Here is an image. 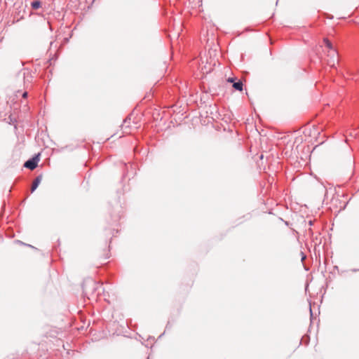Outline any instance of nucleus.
I'll return each instance as SVG.
<instances>
[{
  "label": "nucleus",
  "mask_w": 359,
  "mask_h": 359,
  "mask_svg": "<svg viewBox=\"0 0 359 359\" xmlns=\"http://www.w3.org/2000/svg\"><path fill=\"white\" fill-rule=\"evenodd\" d=\"M324 43L326 47L329 48L328 55L330 57V60L328 61V64L331 67H335L336 63L339 62L338 53L333 48L332 43L327 39H324Z\"/></svg>",
  "instance_id": "obj_1"
},
{
  "label": "nucleus",
  "mask_w": 359,
  "mask_h": 359,
  "mask_svg": "<svg viewBox=\"0 0 359 359\" xmlns=\"http://www.w3.org/2000/svg\"><path fill=\"white\" fill-rule=\"evenodd\" d=\"M39 154L28 159L27 161H25V163L24 164V167H25L26 168H29L30 170L35 169L37 167L38 163L39 161Z\"/></svg>",
  "instance_id": "obj_2"
},
{
  "label": "nucleus",
  "mask_w": 359,
  "mask_h": 359,
  "mask_svg": "<svg viewBox=\"0 0 359 359\" xmlns=\"http://www.w3.org/2000/svg\"><path fill=\"white\" fill-rule=\"evenodd\" d=\"M41 180H42V175H38L34 179V182L32 183V187H31V191L32 192H34L37 189V187H39V184L41 182Z\"/></svg>",
  "instance_id": "obj_3"
},
{
  "label": "nucleus",
  "mask_w": 359,
  "mask_h": 359,
  "mask_svg": "<svg viewBox=\"0 0 359 359\" xmlns=\"http://www.w3.org/2000/svg\"><path fill=\"white\" fill-rule=\"evenodd\" d=\"M243 84L241 81H238L233 82V87L238 91L243 90Z\"/></svg>",
  "instance_id": "obj_4"
},
{
  "label": "nucleus",
  "mask_w": 359,
  "mask_h": 359,
  "mask_svg": "<svg viewBox=\"0 0 359 359\" xmlns=\"http://www.w3.org/2000/svg\"><path fill=\"white\" fill-rule=\"evenodd\" d=\"M41 2L40 1H34L31 3V6H32V8L33 9H38L41 7Z\"/></svg>",
  "instance_id": "obj_5"
},
{
  "label": "nucleus",
  "mask_w": 359,
  "mask_h": 359,
  "mask_svg": "<svg viewBox=\"0 0 359 359\" xmlns=\"http://www.w3.org/2000/svg\"><path fill=\"white\" fill-rule=\"evenodd\" d=\"M90 283L93 284V292L97 291L99 293L101 290H103L102 285L95 287V283L93 280H90Z\"/></svg>",
  "instance_id": "obj_6"
},
{
  "label": "nucleus",
  "mask_w": 359,
  "mask_h": 359,
  "mask_svg": "<svg viewBox=\"0 0 359 359\" xmlns=\"http://www.w3.org/2000/svg\"><path fill=\"white\" fill-rule=\"evenodd\" d=\"M18 76L22 78L23 79H25V71L20 72L18 73Z\"/></svg>",
  "instance_id": "obj_7"
},
{
  "label": "nucleus",
  "mask_w": 359,
  "mask_h": 359,
  "mask_svg": "<svg viewBox=\"0 0 359 359\" xmlns=\"http://www.w3.org/2000/svg\"><path fill=\"white\" fill-rule=\"evenodd\" d=\"M27 96H28V93H27V91H25V92L22 93V97H23V98H26Z\"/></svg>",
  "instance_id": "obj_8"
},
{
  "label": "nucleus",
  "mask_w": 359,
  "mask_h": 359,
  "mask_svg": "<svg viewBox=\"0 0 359 359\" xmlns=\"http://www.w3.org/2000/svg\"><path fill=\"white\" fill-rule=\"evenodd\" d=\"M170 327H171V325H170V323L168 322V324L166 325L165 330L170 329Z\"/></svg>",
  "instance_id": "obj_9"
},
{
  "label": "nucleus",
  "mask_w": 359,
  "mask_h": 359,
  "mask_svg": "<svg viewBox=\"0 0 359 359\" xmlns=\"http://www.w3.org/2000/svg\"><path fill=\"white\" fill-rule=\"evenodd\" d=\"M130 118L129 116H128V117H127L126 119H124V121H123V123H127L128 121H130Z\"/></svg>",
  "instance_id": "obj_10"
},
{
  "label": "nucleus",
  "mask_w": 359,
  "mask_h": 359,
  "mask_svg": "<svg viewBox=\"0 0 359 359\" xmlns=\"http://www.w3.org/2000/svg\"><path fill=\"white\" fill-rule=\"evenodd\" d=\"M228 81H229V82H231V83H233V82H235V81H234V79H233V78H229V79H228Z\"/></svg>",
  "instance_id": "obj_11"
},
{
  "label": "nucleus",
  "mask_w": 359,
  "mask_h": 359,
  "mask_svg": "<svg viewBox=\"0 0 359 359\" xmlns=\"http://www.w3.org/2000/svg\"><path fill=\"white\" fill-rule=\"evenodd\" d=\"M313 222L312 220H310V221L309 222V226H312V225H313Z\"/></svg>",
  "instance_id": "obj_12"
},
{
  "label": "nucleus",
  "mask_w": 359,
  "mask_h": 359,
  "mask_svg": "<svg viewBox=\"0 0 359 359\" xmlns=\"http://www.w3.org/2000/svg\"><path fill=\"white\" fill-rule=\"evenodd\" d=\"M16 242L22 244V245H26L25 243H24L23 242L20 241H17Z\"/></svg>",
  "instance_id": "obj_13"
},
{
  "label": "nucleus",
  "mask_w": 359,
  "mask_h": 359,
  "mask_svg": "<svg viewBox=\"0 0 359 359\" xmlns=\"http://www.w3.org/2000/svg\"><path fill=\"white\" fill-rule=\"evenodd\" d=\"M358 271H359V269H351V271H353V272H356Z\"/></svg>",
  "instance_id": "obj_14"
},
{
  "label": "nucleus",
  "mask_w": 359,
  "mask_h": 359,
  "mask_svg": "<svg viewBox=\"0 0 359 359\" xmlns=\"http://www.w3.org/2000/svg\"><path fill=\"white\" fill-rule=\"evenodd\" d=\"M83 290L84 292L87 293L86 288L85 287L84 285L83 286Z\"/></svg>",
  "instance_id": "obj_15"
},
{
  "label": "nucleus",
  "mask_w": 359,
  "mask_h": 359,
  "mask_svg": "<svg viewBox=\"0 0 359 359\" xmlns=\"http://www.w3.org/2000/svg\"><path fill=\"white\" fill-rule=\"evenodd\" d=\"M53 41H51V42H50V47H52V46H53Z\"/></svg>",
  "instance_id": "obj_16"
},
{
  "label": "nucleus",
  "mask_w": 359,
  "mask_h": 359,
  "mask_svg": "<svg viewBox=\"0 0 359 359\" xmlns=\"http://www.w3.org/2000/svg\"><path fill=\"white\" fill-rule=\"evenodd\" d=\"M65 42L68 41V39H65Z\"/></svg>",
  "instance_id": "obj_17"
},
{
  "label": "nucleus",
  "mask_w": 359,
  "mask_h": 359,
  "mask_svg": "<svg viewBox=\"0 0 359 359\" xmlns=\"http://www.w3.org/2000/svg\"><path fill=\"white\" fill-rule=\"evenodd\" d=\"M260 158H261V159H262V158H263V155H262V154L260 156Z\"/></svg>",
  "instance_id": "obj_18"
},
{
  "label": "nucleus",
  "mask_w": 359,
  "mask_h": 359,
  "mask_svg": "<svg viewBox=\"0 0 359 359\" xmlns=\"http://www.w3.org/2000/svg\"><path fill=\"white\" fill-rule=\"evenodd\" d=\"M27 245L29 246V247L33 248V246H32L31 245Z\"/></svg>",
  "instance_id": "obj_19"
},
{
  "label": "nucleus",
  "mask_w": 359,
  "mask_h": 359,
  "mask_svg": "<svg viewBox=\"0 0 359 359\" xmlns=\"http://www.w3.org/2000/svg\"><path fill=\"white\" fill-rule=\"evenodd\" d=\"M147 359H149V357H147Z\"/></svg>",
  "instance_id": "obj_20"
}]
</instances>
